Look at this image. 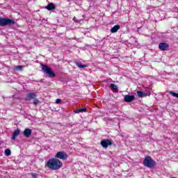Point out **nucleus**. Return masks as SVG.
<instances>
[{
  "label": "nucleus",
  "instance_id": "17",
  "mask_svg": "<svg viewBox=\"0 0 178 178\" xmlns=\"http://www.w3.org/2000/svg\"><path fill=\"white\" fill-rule=\"evenodd\" d=\"M76 65L80 69H84V67H87V66H88L87 65H82L81 62H76Z\"/></svg>",
  "mask_w": 178,
  "mask_h": 178
},
{
  "label": "nucleus",
  "instance_id": "18",
  "mask_svg": "<svg viewBox=\"0 0 178 178\" xmlns=\"http://www.w3.org/2000/svg\"><path fill=\"white\" fill-rule=\"evenodd\" d=\"M170 95H172V97H175V98H178V93H176L173 91H170Z\"/></svg>",
  "mask_w": 178,
  "mask_h": 178
},
{
  "label": "nucleus",
  "instance_id": "11",
  "mask_svg": "<svg viewBox=\"0 0 178 178\" xmlns=\"http://www.w3.org/2000/svg\"><path fill=\"white\" fill-rule=\"evenodd\" d=\"M56 8V7L54 3H50L46 6V9H47V10H54Z\"/></svg>",
  "mask_w": 178,
  "mask_h": 178
},
{
  "label": "nucleus",
  "instance_id": "12",
  "mask_svg": "<svg viewBox=\"0 0 178 178\" xmlns=\"http://www.w3.org/2000/svg\"><path fill=\"white\" fill-rule=\"evenodd\" d=\"M110 88H111V90H112V91L113 92H118V90L119 87H118V86L115 85V83H111Z\"/></svg>",
  "mask_w": 178,
  "mask_h": 178
},
{
  "label": "nucleus",
  "instance_id": "5",
  "mask_svg": "<svg viewBox=\"0 0 178 178\" xmlns=\"http://www.w3.org/2000/svg\"><path fill=\"white\" fill-rule=\"evenodd\" d=\"M55 158L58 159H63V161L66 160L67 158V154L65 152H58L55 156Z\"/></svg>",
  "mask_w": 178,
  "mask_h": 178
},
{
  "label": "nucleus",
  "instance_id": "22",
  "mask_svg": "<svg viewBox=\"0 0 178 178\" xmlns=\"http://www.w3.org/2000/svg\"><path fill=\"white\" fill-rule=\"evenodd\" d=\"M40 102L38 101V99H35L34 101H33V104L34 105H38V104Z\"/></svg>",
  "mask_w": 178,
  "mask_h": 178
},
{
  "label": "nucleus",
  "instance_id": "21",
  "mask_svg": "<svg viewBox=\"0 0 178 178\" xmlns=\"http://www.w3.org/2000/svg\"><path fill=\"white\" fill-rule=\"evenodd\" d=\"M31 176L33 178H37V177L38 176V174L37 173H32Z\"/></svg>",
  "mask_w": 178,
  "mask_h": 178
},
{
  "label": "nucleus",
  "instance_id": "6",
  "mask_svg": "<svg viewBox=\"0 0 178 178\" xmlns=\"http://www.w3.org/2000/svg\"><path fill=\"white\" fill-rule=\"evenodd\" d=\"M101 145L103 147V148H108L109 145H112V141L110 140L109 139H104L101 141Z\"/></svg>",
  "mask_w": 178,
  "mask_h": 178
},
{
  "label": "nucleus",
  "instance_id": "4",
  "mask_svg": "<svg viewBox=\"0 0 178 178\" xmlns=\"http://www.w3.org/2000/svg\"><path fill=\"white\" fill-rule=\"evenodd\" d=\"M15 22L9 18H1L0 17V26L1 27H5V26H10L15 24Z\"/></svg>",
  "mask_w": 178,
  "mask_h": 178
},
{
  "label": "nucleus",
  "instance_id": "9",
  "mask_svg": "<svg viewBox=\"0 0 178 178\" xmlns=\"http://www.w3.org/2000/svg\"><path fill=\"white\" fill-rule=\"evenodd\" d=\"M31 133H33V131H31V129H25L24 131V136L26 138H29L31 136Z\"/></svg>",
  "mask_w": 178,
  "mask_h": 178
},
{
  "label": "nucleus",
  "instance_id": "8",
  "mask_svg": "<svg viewBox=\"0 0 178 178\" xmlns=\"http://www.w3.org/2000/svg\"><path fill=\"white\" fill-rule=\"evenodd\" d=\"M134 99H136V97L134 95H127L124 97V101L125 102H131L132 101H134Z\"/></svg>",
  "mask_w": 178,
  "mask_h": 178
},
{
  "label": "nucleus",
  "instance_id": "10",
  "mask_svg": "<svg viewBox=\"0 0 178 178\" xmlns=\"http://www.w3.org/2000/svg\"><path fill=\"white\" fill-rule=\"evenodd\" d=\"M20 135V130L19 129H15L13 134L12 140L15 141L16 140V137H18V136Z\"/></svg>",
  "mask_w": 178,
  "mask_h": 178
},
{
  "label": "nucleus",
  "instance_id": "20",
  "mask_svg": "<svg viewBox=\"0 0 178 178\" xmlns=\"http://www.w3.org/2000/svg\"><path fill=\"white\" fill-rule=\"evenodd\" d=\"M16 70H23V66H22V65L17 66Z\"/></svg>",
  "mask_w": 178,
  "mask_h": 178
},
{
  "label": "nucleus",
  "instance_id": "14",
  "mask_svg": "<svg viewBox=\"0 0 178 178\" xmlns=\"http://www.w3.org/2000/svg\"><path fill=\"white\" fill-rule=\"evenodd\" d=\"M120 29V25H115L111 29V33H118V31Z\"/></svg>",
  "mask_w": 178,
  "mask_h": 178
},
{
  "label": "nucleus",
  "instance_id": "19",
  "mask_svg": "<svg viewBox=\"0 0 178 178\" xmlns=\"http://www.w3.org/2000/svg\"><path fill=\"white\" fill-rule=\"evenodd\" d=\"M5 155H6V156H9V155H10L11 152H10V149H6L4 152Z\"/></svg>",
  "mask_w": 178,
  "mask_h": 178
},
{
  "label": "nucleus",
  "instance_id": "23",
  "mask_svg": "<svg viewBox=\"0 0 178 178\" xmlns=\"http://www.w3.org/2000/svg\"><path fill=\"white\" fill-rule=\"evenodd\" d=\"M60 102H62V100H60V99H56V104H60Z\"/></svg>",
  "mask_w": 178,
  "mask_h": 178
},
{
  "label": "nucleus",
  "instance_id": "15",
  "mask_svg": "<svg viewBox=\"0 0 178 178\" xmlns=\"http://www.w3.org/2000/svg\"><path fill=\"white\" fill-rule=\"evenodd\" d=\"M86 111H87V108H79V109H77V110H74V113H83L84 112H86Z\"/></svg>",
  "mask_w": 178,
  "mask_h": 178
},
{
  "label": "nucleus",
  "instance_id": "16",
  "mask_svg": "<svg viewBox=\"0 0 178 178\" xmlns=\"http://www.w3.org/2000/svg\"><path fill=\"white\" fill-rule=\"evenodd\" d=\"M37 97V95L35 93H29L27 95V99H34Z\"/></svg>",
  "mask_w": 178,
  "mask_h": 178
},
{
  "label": "nucleus",
  "instance_id": "2",
  "mask_svg": "<svg viewBox=\"0 0 178 178\" xmlns=\"http://www.w3.org/2000/svg\"><path fill=\"white\" fill-rule=\"evenodd\" d=\"M143 165L146 168H149V169H152L156 165V162L152 159V157L150 156H146L145 159L143 160Z\"/></svg>",
  "mask_w": 178,
  "mask_h": 178
},
{
  "label": "nucleus",
  "instance_id": "13",
  "mask_svg": "<svg viewBox=\"0 0 178 178\" xmlns=\"http://www.w3.org/2000/svg\"><path fill=\"white\" fill-rule=\"evenodd\" d=\"M136 93L139 98H144V97H147L148 95V94L145 93L143 91H137Z\"/></svg>",
  "mask_w": 178,
  "mask_h": 178
},
{
  "label": "nucleus",
  "instance_id": "3",
  "mask_svg": "<svg viewBox=\"0 0 178 178\" xmlns=\"http://www.w3.org/2000/svg\"><path fill=\"white\" fill-rule=\"evenodd\" d=\"M42 70L47 74L49 77H55V72L52 71V69L49 68L48 65L42 64Z\"/></svg>",
  "mask_w": 178,
  "mask_h": 178
},
{
  "label": "nucleus",
  "instance_id": "7",
  "mask_svg": "<svg viewBox=\"0 0 178 178\" xmlns=\"http://www.w3.org/2000/svg\"><path fill=\"white\" fill-rule=\"evenodd\" d=\"M159 48L161 51H168V49H169V44L166 42H161L159 44Z\"/></svg>",
  "mask_w": 178,
  "mask_h": 178
},
{
  "label": "nucleus",
  "instance_id": "1",
  "mask_svg": "<svg viewBox=\"0 0 178 178\" xmlns=\"http://www.w3.org/2000/svg\"><path fill=\"white\" fill-rule=\"evenodd\" d=\"M63 163L60 160L56 158L51 159L47 161V168L51 170H58L62 166Z\"/></svg>",
  "mask_w": 178,
  "mask_h": 178
}]
</instances>
